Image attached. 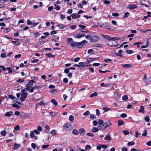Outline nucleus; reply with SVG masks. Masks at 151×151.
Instances as JSON below:
<instances>
[{
	"mask_svg": "<svg viewBox=\"0 0 151 151\" xmlns=\"http://www.w3.org/2000/svg\"><path fill=\"white\" fill-rule=\"evenodd\" d=\"M67 41L68 44L73 48L75 47H77V45L79 44L78 42L73 41L72 38H68Z\"/></svg>",
	"mask_w": 151,
	"mask_h": 151,
	"instance_id": "nucleus-1",
	"label": "nucleus"
},
{
	"mask_svg": "<svg viewBox=\"0 0 151 151\" xmlns=\"http://www.w3.org/2000/svg\"><path fill=\"white\" fill-rule=\"evenodd\" d=\"M109 126V124L107 123L104 122L101 125H98L97 127L98 128L99 130H103L105 129L107 127Z\"/></svg>",
	"mask_w": 151,
	"mask_h": 151,
	"instance_id": "nucleus-2",
	"label": "nucleus"
},
{
	"mask_svg": "<svg viewBox=\"0 0 151 151\" xmlns=\"http://www.w3.org/2000/svg\"><path fill=\"white\" fill-rule=\"evenodd\" d=\"M99 26L102 28L109 27L110 25V23L109 22L101 23L99 24Z\"/></svg>",
	"mask_w": 151,
	"mask_h": 151,
	"instance_id": "nucleus-3",
	"label": "nucleus"
},
{
	"mask_svg": "<svg viewBox=\"0 0 151 151\" xmlns=\"http://www.w3.org/2000/svg\"><path fill=\"white\" fill-rule=\"evenodd\" d=\"M87 43V41L85 40L82 41L81 42H78V43L79 44H78L77 45V48H82L83 46V44H84Z\"/></svg>",
	"mask_w": 151,
	"mask_h": 151,
	"instance_id": "nucleus-4",
	"label": "nucleus"
},
{
	"mask_svg": "<svg viewBox=\"0 0 151 151\" xmlns=\"http://www.w3.org/2000/svg\"><path fill=\"white\" fill-rule=\"evenodd\" d=\"M28 94V93L25 92H23L21 94L20 97V100L21 101H23L24 100V99L26 98Z\"/></svg>",
	"mask_w": 151,
	"mask_h": 151,
	"instance_id": "nucleus-5",
	"label": "nucleus"
},
{
	"mask_svg": "<svg viewBox=\"0 0 151 151\" xmlns=\"http://www.w3.org/2000/svg\"><path fill=\"white\" fill-rule=\"evenodd\" d=\"M127 7L130 10H132L134 9L137 8L138 7L136 4H130Z\"/></svg>",
	"mask_w": 151,
	"mask_h": 151,
	"instance_id": "nucleus-6",
	"label": "nucleus"
},
{
	"mask_svg": "<svg viewBox=\"0 0 151 151\" xmlns=\"http://www.w3.org/2000/svg\"><path fill=\"white\" fill-rule=\"evenodd\" d=\"M99 40V37L96 36H93L91 37L90 39V42H95L96 41L98 40Z\"/></svg>",
	"mask_w": 151,
	"mask_h": 151,
	"instance_id": "nucleus-7",
	"label": "nucleus"
},
{
	"mask_svg": "<svg viewBox=\"0 0 151 151\" xmlns=\"http://www.w3.org/2000/svg\"><path fill=\"white\" fill-rule=\"evenodd\" d=\"M111 43L109 44V46H114L116 47L117 45V43L114 40H111V41L110 42Z\"/></svg>",
	"mask_w": 151,
	"mask_h": 151,
	"instance_id": "nucleus-8",
	"label": "nucleus"
},
{
	"mask_svg": "<svg viewBox=\"0 0 151 151\" xmlns=\"http://www.w3.org/2000/svg\"><path fill=\"white\" fill-rule=\"evenodd\" d=\"M79 64V68L81 70H83V69L86 66L85 64V63L84 62H80L78 63Z\"/></svg>",
	"mask_w": 151,
	"mask_h": 151,
	"instance_id": "nucleus-9",
	"label": "nucleus"
},
{
	"mask_svg": "<svg viewBox=\"0 0 151 151\" xmlns=\"http://www.w3.org/2000/svg\"><path fill=\"white\" fill-rule=\"evenodd\" d=\"M85 35V34L82 35L79 33H77L74 35V37L76 38H80L84 36Z\"/></svg>",
	"mask_w": 151,
	"mask_h": 151,
	"instance_id": "nucleus-10",
	"label": "nucleus"
},
{
	"mask_svg": "<svg viewBox=\"0 0 151 151\" xmlns=\"http://www.w3.org/2000/svg\"><path fill=\"white\" fill-rule=\"evenodd\" d=\"M122 67L125 68H130L132 67V65L129 64H122Z\"/></svg>",
	"mask_w": 151,
	"mask_h": 151,
	"instance_id": "nucleus-11",
	"label": "nucleus"
},
{
	"mask_svg": "<svg viewBox=\"0 0 151 151\" xmlns=\"http://www.w3.org/2000/svg\"><path fill=\"white\" fill-rule=\"evenodd\" d=\"M63 126L65 128H66L67 129L71 127V124L70 123H68L66 124H64Z\"/></svg>",
	"mask_w": 151,
	"mask_h": 151,
	"instance_id": "nucleus-12",
	"label": "nucleus"
},
{
	"mask_svg": "<svg viewBox=\"0 0 151 151\" xmlns=\"http://www.w3.org/2000/svg\"><path fill=\"white\" fill-rule=\"evenodd\" d=\"M13 114V112L12 111H9L6 112L5 115L6 116H10Z\"/></svg>",
	"mask_w": 151,
	"mask_h": 151,
	"instance_id": "nucleus-13",
	"label": "nucleus"
},
{
	"mask_svg": "<svg viewBox=\"0 0 151 151\" xmlns=\"http://www.w3.org/2000/svg\"><path fill=\"white\" fill-rule=\"evenodd\" d=\"M57 26L60 28L62 29L65 28L67 27L66 25H63V24H58Z\"/></svg>",
	"mask_w": 151,
	"mask_h": 151,
	"instance_id": "nucleus-14",
	"label": "nucleus"
},
{
	"mask_svg": "<svg viewBox=\"0 0 151 151\" xmlns=\"http://www.w3.org/2000/svg\"><path fill=\"white\" fill-rule=\"evenodd\" d=\"M79 133L83 135L85 133V131L84 129L81 128L79 130Z\"/></svg>",
	"mask_w": 151,
	"mask_h": 151,
	"instance_id": "nucleus-15",
	"label": "nucleus"
},
{
	"mask_svg": "<svg viewBox=\"0 0 151 151\" xmlns=\"http://www.w3.org/2000/svg\"><path fill=\"white\" fill-rule=\"evenodd\" d=\"M105 140H110L111 139V138L110 137V135L108 134L106 135V137L104 138Z\"/></svg>",
	"mask_w": 151,
	"mask_h": 151,
	"instance_id": "nucleus-16",
	"label": "nucleus"
},
{
	"mask_svg": "<svg viewBox=\"0 0 151 151\" xmlns=\"http://www.w3.org/2000/svg\"><path fill=\"white\" fill-rule=\"evenodd\" d=\"M45 129H47V130L45 131V132L47 133H49V131H50V128L49 126L48 125H46L45 127Z\"/></svg>",
	"mask_w": 151,
	"mask_h": 151,
	"instance_id": "nucleus-17",
	"label": "nucleus"
},
{
	"mask_svg": "<svg viewBox=\"0 0 151 151\" xmlns=\"http://www.w3.org/2000/svg\"><path fill=\"white\" fill-rule=\"evenodd\" d=\"M20 146V145L19 144H16L15 143L14 144V150H16Z\"/></svg>",
	"mask_w": 151,
	"mask_h": 151,
	"instance_id": "nucleus-18",
	"label": "nucleus"
},
{
	"mask_svg": "<svg viewBox=\"0 0 151 151\" xmlns=\"http://www.w3.org/2000/svg\"><path fill=\"white\" fill-rule=\"evenodd\" d=\"M124 124V122L121 120L119 119L118 120V126H120Z\"/></svg>",
	"mask_w": 151,
	"mask_h": 151,
	"instance_id": "nucleus-19",
	"label": "nucleus"
},
{
	"mask_svg": "<svg viewBox=\"0 0 151 151\" xmlns=\"http://www.w3.org/2000/svg\"><path fill=\"white\" fill-rule=\"evenodd\" d=\"M35 83V81L33 80H30L29 81V82L27 84H28V85L29 86H33L34 84V83Z\"/></svg>",
	"mask_w": 151,
	"mask_h": 151,
	"instance_id": "nucleus-20",
	"label": "nucleus"
},
{
	"mask_svg": "<svg viewBox=\"0 0 151 151\" xmlns=\"http://www.w3.org/2000/svg\"><path fill=\"white\" fill-rule=\"evenodd\" d=\"M45 56L48 57H51L52 58H54L55 57V55L49 53L46 54H45Z\"/></svg>",
	"mask_w": 151,
	"mask_h": 151,
	"instance_id": "nucleus-21",
	"label": "nucleus"
},
{
	"mask_svg": "<svg viewBox=\"0 0 151 151\" xmlns=\"http://www.w3.org/2000/svg\"><path fill=\"white\" fill-rule=\"evenodd\" d=\"M144 111V107L143 106H140V108L139 110V112H141L143 113Z\"/></svg>",
	"mask_w": 151,
	"mask_h": 151,
	"instance_id": "nucleus-22",
	"label": "nucleus"
},
{
	"mask_svg": "<svg viewBox=\"0 0 151 151\" xmlns=\"http://www.w3.org/2000/svg\"><path fill=\"white\" fill-rule=\"evenodd\" d=\"M122 50H119L118 51V53L116 54V55H118L120 57H122V55L121 54V53L122 52Z\"/></svg>",
	"mask_w": 151,
	"mask_h": 151,
	"instance_id": "nucleus-23",
	"label": "nucleus"
},
{
	"mask_svg": "<svg viewBox=\"0 0 151 151\" xmlns=\"http://www.w3.org/2000/svg\"><path fill=\"white\" fill-rule=\"evenodd\" d=\"M103 36L104 38L107 39V40H111V37H110L109 35H103Z\"/></svg>",
	"mask_w": 151,
	"mask_h": 151,
	"instance_id": "nucleus-24",
	"label": "nucleus"
},
{
	"mask_svg": "<svg viewBox=\"0 0 151 151\" xmlns=\"http://www.w3.org/2000/svg\"><path fill=\"white\" fill-rule=\"evenodd\" d=\"M98 130V128L97 127H93L91 129V131L93 132H97Z\"/></svg>",
	"mask_w": 151,
	"mask_h": 151,
	"instance_id": "nucleus-25",
	"label": "nucleus"
},
{
	"mask_svg": "<svg viewBox=\"0 0 151 151\" xmlns=\"http://www.w3.org/2000/svg\"><path fill=\"white\" fill-rule=\"evenodd\" d=\"M128 98V97L127 95H124L122 97V100L124 101L127 100Z\"/></svg>",
	"mask_w": 151,
	"mask_h": 151,
	"instance_id": "nucleus-26",
	"label": "nucleus"
},
{
	"mask_svg": "<svg viewBox=\"0 0 151 151\" xmlns=\"http://www.w3.org/2000/svg\"><path fill=\"white\" fill-rule=\"evenodd\" d=\"M51 102L55 106H57L58 105L55 99H52L51 101Z\"/></svg>",
	"mask_w": 151,
	"mask_h": 151,
	"instance_id": "nucleus-27",
	"label": "nucleus"
},
{
	"mask_svg": "<svg viewBox=\"0 0 151 151\" xmlns=\"http://www.w3.org/2000/svg\"><path fill=\"white\" fill-rule=\"evenodd\" d=\"M90 119L92 120H93L96 118V116L93 114H91L90 115Z\"/></svg>",
	"mask_w": 151,
	"mask_h": 151,
	"instance_id": "nucleus-28",
	"label": "nucleus"
},
{
	"mask_svg": "<svg viewBox=\"0 0 151 151\" xmlns=\"http://www.w3.org/2000/svg\"><path fill=\"white\" fill-rule=\"evenodd\" d=\"M97 92H95L93 93L92 94H91L90 96V97H93L94 96H97Z\"/></svg>",
	"mask_w": 151,
	"mask_h": 151,
	"instance_id": "nucleus-29",
	"label": "nucleus"
},
{
	"mask_svg": "<svg viewBox=\"0 0 151 151\" xmlns=\"http://www.w3.org/2000/svg\"><path fill=\"white\" fill-rule=\"evenodd\" d=\"M129 14V12H126L124 14V16L123 17V18H127L128 17Z\"/></svg>",
	"mask_w": 151,
	"mask_h": 151,
	"instance_id": "nucleus-30",
	"label": "nucleus"
},
{
	"mask_svg": "<svg viewBox=\"0 0 151 151\" xmlns=\"http://www.w3.org/2000/svg\"><path fill=\"white\" fill-rule=\"evenodd\" d=\"M55 8L57 10H60V7L58 5H56V4L55 5Z\"/></svg>",
	"mask_w": 151,
	"mask_h": 151,
	"instance_id": "nucleus-31",
	"label": "nucleus"
},
{
	"mask_svg": "<svg viewBox=\"0 0 151 151\" xmlns=\"http://www.w3.org/2000/svg\"><path fill=\"white\" fill-rule=\"evenodd\" d=\"M91 148V146L90 145H87L85 147V150L86 151Z\"/></svg>",
	"mask_w": 151,
	"mask_h": 151,
	"instance_id": "nucleus-32",
	"label": "nucleus"
},
{
	"mask_svg": "<svg viewBox=\"0 0 151 151\" xmlns=\"http://www.w3.org/2000/svg\"><path fill=\"white\" fill-rule=\"evenodd\" d=\"M26 86L27 90H28L29 91H30V90L32 88V86H31L28 85V84H26Z\"/></svg>",
	"mask_w": 151,
	"mask_h": 151,
	"instance_id": "nucleus-33",
	"label": "nucleus"
},
{
	"mask_svg": "<svg viewBox=\"0 0 151 151\" xmlns=\"http://www.w3.org/2000/svg\"><path fill=\"white\" fill-rule=\"evenodd\" d=\"M72 133L74 134H77L78 133V131L76 129H74L73 130Z\"/></svg>",
	"mask_w": 151,
	"mask_h": 151,
	"instance_id": "nucleus-34",
	"label": "nucleus"
},
{
	"mask_svg": "<svg viewBox=\"0 0 151 151\" xmlns=\"http://www.w3.org/2000/svg\"><path fill=\"white\" fill-rule=\"evenodd\" d=\"M6 134V132L5 130H3L1 132V135L3 136H5Z\"/></svg>",
	"mask_w": 151,
	"mask_h": 151,
	"instance_id": "nucleus-35",
	"label": "nucleus"
},
{
	"mask_svg": "<svg viewBox=\"0 0 151 151\" xmlns=\"http://www.w3.org/2000/svg\"><path fill=\"white\" fill-rule=\"evenodd\" d=\"M126 52L128 54H131L133 52L132 50H126Z\"/></svg>",
	"mask_w": 151,
	"mask_h": 151,
	"instance_id": "nucleus-36",
	"label": "nucleus"
},
{
	"mask_svg": "<svg viewBox=\"0 0 151 151\" xmlns=\"http://www.w3.org/2000/svg\"><path fill=\"white\" fill-rule=\"evenodd\" d=\"M99 125H101L104 123L103 121L101 119H99L98 120Z\"/></svg>",
	"mask_w": 151,
	"mask_h": 151,
	"instance_id": "nucleus-37",
	"label": "nucleus"
},
{
	"mask_svg": "<svg viewBox=\"0 0 151 151\" xmlns=\"http://www.w3.org/2000/svg\"><path fill=\"white\" fill-rule=\"evenodd\" d=\"M147 134V132L146 130L145 129L144 130L143 133L142 134V135L143 137H145L146 136Z\"/></svg>",
	"mask_w": 151,
	"mask_h": 151,
	"instance_id": "nucleus-38",
	"label": "nucleus"
},
{
	"mask_svg": "<svg viewBox=\"0 0 151 151\" xmlns=\"http://www.w3.org/2000/svg\"><path fill=\"white\" fill-rule=\"evenodd\" d=\"M69 119L71 122H72L74 119V117L73 115H70L69 117Z\"/></svg>",
	"mask_w": 151,
	"mask_h": 151,
	"instance_id": "nucleus-39",
	"label": "nucleus"
},
{
	"mask_svg": "<svg viewBox=\"0 0 151 151\" xmlns=\"http://www.w3.org/2000/svg\"><path fill=\"white\" fill-rule=\"evenodd\" d=\"M122 132L123 133L125 134V135H127V134H129V132H128V131L127 130H123Z\"/></svg>",
	"mask_w": 151,
	"mask_h": 151,
	"instance_id": "nucleus-40",
	"label": "nucleus"
},
{
	"mask_svg": "<svg viewBox=\"0 0 151 151\" xmlns=\"http://www.w3.org/2000/svg\"><path fill=\"white\" fill-rule=\"evenodd\" d=\"M9 70L8 72L6 73H12V71L11 70V68L9 67H8L6 68V69Z\"/></svg>",
	"mask_w": 151,
	"mask_h": 151,
	"instance_id": "nucleus-41",
	"label": "nucleus"
},
{
	"mask_svg": "<svg viewBox=\"0 0 151 151\" xmlns=\"http://www.w3.org/2000/svg\"><path fill=\"white\" fill-rule=\"evenodd\" d=\"M86 135L91 137H93L94 136L93 134L91 133H88L86 134Z\"/></svg>",
	"mask_w": 151,
	"mask_h": 151,
	"instance_id": "nucleus-42",
	"label": "nucleus"
},
{
	"mask_svg": "<svg viewBox=\"0 0 151 151\" xmlns=\"http://www.w3.org/2000/svg\"><path fill=\"white\" fill-rule=\"evenodd\" d=\"M86 66H88L89 65L90 62L89 60H87L85 62H84Z\"/></svg>",
	"mask_w": 151,
	"mask_h": 151,
	"instance_id": "nucleus-43",
	"label": "nucleus"
},
{
	"mask_svg": "<svg viewBox=\"0 0 151 151\" xmlns=\"http://www.w3.org/2000/svg\"><path fill=\"white\" fill-rule=\"evenodd\" d=\"M39 61V60L38 59L33 60L31 61L32 63H35L38 62Z\"/></svg>",
	"mask_w": 151,
	"mask_h": 151,
	"instance_id": "nucleus-44",
	"label": "nucleus"
},
{
	"mask_svg": "<svg viewBox=\"0 0 151 151\" xmlns=\"http://www.w3.org/2000/svg\"><path fill=\"white\" fill-rule=\"evenodd\" d=\"M56 131L55 130H53L51 132L50 134L52 135H55L56 134Z\"/></svg>",
	"mask_w": 151,
	"mask_h": 151,
	"instance_id": "nucleus-45",
	"label": "nucleus"
},
{
	"mask_svg": "<svg viewBox=\"0 0 151 151\" xmlns=\"http://www.w3.org/2000/svg\"><path fill=\"white\" fill-rule=\"evenodd\" d=\"M34 132L33 131L31 132V133L30 134V136L31 138L34 137L35 136Z\"/></svg>",
	"mask_w": 151,
	"mask_h": 151,
	"instance_id": "nucleus-46",
	"label": "nucleus"
},
{
	"mask_svg": "<svg viewBox=\"0 0 151 151\" xmlns=\"http://www.w3.org/2000/svg\"><path fill=\"white\" fill-rule=\"evenodd\" d=\"M12 106L14 107H17L18 109H19L21 107L20 106H19L18 105L16 104H13L12 105Z\"/></svg>",
	"mask_w": 151,
	"mask_h": 151,
	"instance_id": "nucleus-47",
	"label": "nucleus"
},
{
	"mask_svg": "<svg viewBox=\"0 0 151 151\" xmlns=\"http://www.w3.org/2000/svg\"><path fill=\"white\" fill-rule=\"evenodd\" d=\"M145 120L146 122H148L150 121L149 117L148 116H145Z\"/></svg>",
	"mask_w": 151,
	"mask_h": 151,
	"instance_id": "nucleus-48",
	"label": "nucleus"
},
{
	"mask_svg": "<svg viewBox=\"0 0 151 151\" xmlns=\"http://www.w3.org/2000/svg\"><path fill=\"white\" fill-rule=\"evenodd\" d=\"M20 128V127L19 125H17L14 127V129L15 130L19 131V130Z\"/></svg>",
	"mask_w": 151,
	"mask_h": 151,
	"instance_id": "nucleus-49",
	"label": "nucleus"
},
{
	"mask_svg": "<svg viewBox=\"0 0 151 151\" xmlns=\"http://www.w3.org/2000/svg\"><path fill=\"white\" fill-rule=\"evenodd\" d=\"M64 73L66 74H68L69 73V68H66L64 70Z\"/></svg>",
	"mask_w": 151,
	"mask_h": 151,
	"instance_id": "nucleus-50",
	"label": "nucleus"
},
{
	"mask_svg": "<svg viewBox=\"0 0 151 151\" xmlns=\"http://www.w3.org/2000/svg\"><path fill=\"white\" fill-rule=\"evenodd\" d=\"M127 116V114L125 113H123L121 115V116L124 118L126 117Z\"/></svg>",
	"mask_w": 151,
	"mask_h": 151,
	"instance_id": "nucleus-51",
	"label": "nucleus"
},
{
	"mask_svg": "<svg viewBox=\"0 0 151 151\" xmlns=\"http://www.w3.org/2000/svg\"><path fill=\"white\" fill-rule=\"evenodd\" d=\"M50 115L52 116H54L56 115V113L55 112H50Z\"/></svg>",
	"mask_w": 151,
	"mask_h": 151,
	"instance_id": "nucleus-52",
	"label": "nucleus"
},
{
	"mask_svg": "<svg viewBox=\"0 0 151 151\" xmlns=\"http://www.w3.org/2000/svg\"><path fill=\"white\" fill-rule=\"evenodd\" d=\"M70 16H71L73 19H75L77 17L76 15L74 13L71 15Z\"/></svg>",
	"mask_w": 151,
	"mask_h": 151,
	"instance_id": "nucleus-53",
	"label": "nucleus"
},
{
	"mask_svg": "<svg viewBox=\"0 0 151 151\" xmlns=\"http://www.w3.org/2000/svg\"><path fill=\"white\" fill-rule=\"evenodd\" d=\"M90 113V112L89 111H86V112H84L83 114L84 116H87L89 115Z\"/></svg>",
	"mask_w": 151,
	"mask_h": 151,
	"instance_id": "nucleus-54",
	"label": "nucleus"
},
{
	"mask_svg": "<svg viewBox=\"0 0 151 151\" xmlns=\"http://www.w3.org/2000/svg\"><path fill=\"white\" fill-rule=\"evenodd\" d=\"M8 97L9 98H10L12 99H13L15 98V97L12 95H9Z\"/></svg>",
	"mask_w": 151,
	"mask_h": 151,
	"instance_id": "nucleus-55",
	"label": "nucleus"
},
{
	"mask_svg": "<svg viewBox=\"0 0 151 151\" xmlns=\"http://www.w3.org/2000/svg\"><path fill=\"white\" fill-rule=\"evenodd\" d=\"M103 109L104 110V111H105L106 112V111H107L110 110V108H109L105 107V108H103Z\"/></svg>",
	"mask_w": 151,
	"mask_h": 151,
	"instance_id": "nucleus-56",
	"label": "nucleus"
},
{
	"mask_svg": "<svg viewBox=\"0 0 151 151\" xmlns=\"http://www.w3.org/2000/svg\"><path fill=\"white\" fill-rule=\"evenodd\" d=\"M100 58H89V59L91 60L92 61H93L95 60H97V59H99Z\"/></svg>",
	"mask_w": 151,
	"mask_h": 151,
	"instance_id": "nucleus-57",
	"label": "nucleus"
},
{
	"mask_svg": "<svg viewBox=\"0 0 151 151\" xmlns=\"http://www.w3.org/2000/svg\"><path fill=\"white\" fill-rule=\"evenodd\" d=\"M73 12V10L72 9H69L68 10L67 13L69 14H71Z\"/></svg>",
	"mask_w": 151,
	"mask_h": 151,
	"instance_id": "nucleus-58",
	"label": "nucleus"
},
{
	"mask_svg": "<svg viewBox=\"0 0 151 151\" xmlns=\"http://www.w3.org/2000/svg\"><path fill=\"white\" fill-rule=\"evenodd\" d=\"M31 146L33 149H35L36 147V145L34 143H32L31 144Z\"/></svg>",
	"mask_w": 151,
	"mask_h": 151,
	"instance_id": "nucleus-59",
	"label": "nucleus"
},
{
	"mask_svg": "<svg viewBox=\"0 0 151 151\" xmlns=\"http://www.w3.org/2000/svg\"><path fill=\"white\" fill-rule=\"evenodd\" d=\"M134 144V143L133 142H131L128 143L127 145L128 146H131Z\"/></svg>",
	"mask_w": 151,
	"mask_h": 151,
	"instance_id": "nucleus-60",
	"label": "nucleus"
},
{
	"mask_svg": "<svg viewBox=\"0 0 151 151\" xmlns=\"http://www.w3.org/2000/svg\"><path fill=\"white\" fill-rule=\"evenodd\" d=\"M49 146V145H44L42 146L41 147L42 149H45L48 147Z\"/></svg>",
	"mask_w": 151,
	"mask_h": 151,
	"instance_id": "nucleus-61",
	"label": "nucleus"
},
{
	"mask_svg": "<svg viewBox=\"0 0 151 151\" xmlns=\"http://www.w3.org/2000/svg\"><path fill=\"white\" fill-rule=\"evenodd\" d=\"M112 15L113 16L117 17H118L119 16V13H118L116 12V13H112Z\"/></svg>",
	"mask_w": 151,
	"mask_h": 151,
	"instance_id": "nucleus-62",
	"label": "nucleus"
},
{
	"mask_svg": "<svg viewBox=\"0 0 151 151\" xmlns=\"http://www.w3.org/2000/svg\"><path fill=\"white\" fill-rule=\"evenodd\" d=\"M93 50L92 49H90L88 51V54H90L91 53L92 54H93Z\"/></svg>",
	"mask_w": 151,
	"mask_h": 151,
	"instance_id": "nucleus-63",
	"label": "nucleus"
},
{
	"mask_svg": "<svg viewBox=\"0 0 151 151\" xmlns=\"http://www.w3.org/2000/svg\"><path fill=\"white\" fill-rule=\"evenodd\" d=\"M6 55L5 53H1V57L2 58H5L6 57Z\"/></svg>",
	"mask_w": 151,
	"mask_h": 151,
	"instance_id": "nucleus-64",
	"label": "nucleus"
}]
</instances>
